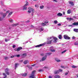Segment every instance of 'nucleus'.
<instances>
[{
  "instance_id": "39",
  "label": "nucleus",
  "mask_w": 78,
  "mask_h": 78,
  "mask_svg": "<svg viewBox=\"0 0 78 78\" xmlns=\"http://www.w3.org/2000/svg\"><path fill=\"white\" fill-rule=\"evenodd\" d=\"M10 12V10H8L6 12V14H8V13L9 12Z\"/></svg>"
},
{
  "instance_id": "32",
  "label": "nucleus",
  "mask_w": 78,
  "mask_h": 78,
  "mask_svg": "<svg viewBox=\"0 0 78 78\" xmlns=\"http://www.w3.org/2000/svg\"><path fill=\"white\" fill-rule=\"evenodd\" d=\"M66 51H67V50H65L63 51H62L61 53H62V54H63V53H64L66 52Z\"/></svg>"
},
{
  "instance_id": "29",
  "label": "nucleus",
  "mask_w": 78,
  "mask_h": 78,
  "mask_svg": "<svg viewBox=\"0 0 78 78\" xmlns=\"http://www.w3.org/2000/svg\"><path fill=\"white\" fill-rule=\"evenodd\" d=\"M22 76H27V74L26 73L23 74Z\"/></svg>"
},
{
  "instance_id": "9",
  "label": "nucleus",
  "mask_w": 78,
  "mask_h": 78,
  "mask_svg": "<svg viewBox=\"0 0 78 78\" xmlns=\"http://www.w3.org/2000/svg\"><path fill=\"white\" fill-rule=\"evenodd\" d=\"M69 4L71 6H73L74 5V3L72 2L69 1Z\"/></svg>"
},
{
  "instance_id": "60",
  "label": "nucleus",
  "mask_w": 78,
  "mask_h": 78,
  "mask_svg": "<svg viewBox=\"0 0 78 78\" xmlns=\"http://www.w3.org/2000/svg\"><path fill=\"white\" fill-rule=\"evenodd\" d=\"M54 2H57L56 0H53Z\"/></svg>"
},
{
  "instance_id": "5",
  "label": "nucleus",
  "mask_w": 78,
  "mask_h": 78,
  "mask_svg": "<svg viewBox=\"0 0 78 78\" xmlns=\"http://www.w3.org/2000/svg\"><path fill=\"white\" fill-rule=\"evenodd\" d=\"M64 38L65 39H70V37L67 35H64Z\"/></svg>"
},
{
  "instance_id": "34",
  "label": "nucleus",
  "mask_w": 78,
  "mask_h": 78,
  "mask_svg": "<svg viewBox=\"0 0 78 78\" xmlns=\"http://www.w3.org/2000/svg\"><path fill=\"white\" fill-rule=\"evenodd\" d=\"M61 67L62 68V69H66V67L64 66H61Z\"/></svg>"
},
{
  "instance_id": "54",
  "label": "nucleus",
  "mask_w": 78,
  "mask_h": 78,
  "mask_svg": "<svg viewBox=\"0 0 78 78\" xmlns=\"http://www.w3.org/2000/svg\"><path fill=\"white\" fill-rule=\"evenodd\" d=\"M68 73H65V75H67Z\"/></svg>"
},
{
  "instance_id": "33",
  "label": "nucleus",
  "mask_w": 78,
  "mask_h": 78,
  "mask_svg": "<svg viewBox=\"0 0 78 78\" xmlns=\"http://www.w3.org/2000/svg\"><path fill=\"white\" fill-rule=\"evenodd\" d=\"M43 71H44V70L42 69H40L39 70V72H43Z\"/></svg>"
},
{
  "instance_id": "30",
  "label": "nucleus",
  "mask_w": 78,
  "mask_h": 78,
  "mask_svg": "<svg viewBox=\"0 0 78 78\" xmlns=\"http://www.w3.org/2000/svg\"><path fill=\"white\" fill-rule=\"evenodd\" d=\"M10 41V39H5V42H8V41Z\"/></svg>"
},
{
  "instance_id": "2",
  "label": "nucleus",
  "mask_w": 78,
  "mask_h": 78,
  "mask_svg": "<svg viewBox=\"0 0 78 78\" xmlns=\"http://www.w3.org/2000/svg\"><path fill=\"white\" fill-rule=\"evenodd\" d=\"M48 40H51V39H54V40L53 41L54 43H56L57 42V41H58V39L57 38L54 37H49L48 38Z\"/></svg>"
},
{
  "instance_id": "3",
  "label": "nucleus",
  "mask_w": 78,
  "mask_h": 78,
  "mask_svg": "<svg viewBox=\"0 0 78 78\" xmlns=\"http://www.w3.org/2000/svg\"><path fill=\"white\" fill-rule=\"evenodd\" d=\"M36 72L35 70H34L32 72L31 75L30 76V78H36V77L34 76V73Z\"/></svg>"
},
{
  "instance_id": "42",
  "label": "nucleus",
  "mask_w": 78,
  "mask_h": 78,
  "mask_svg": "<svg viewBox=\"0 0 78 78\" xmlns=\"http://www.w3.org/2000/svg\"><path fill=\"white\" fill-rule=\"evenodd\" d=\"M42 26H45V23H42Z\"/></svg>"
},
{
  "instance_id": "52",
  "label": "nucleus",
  "mask_w": 78,
  "mask_h": 78,
  "mask_svg": "<svg viewBox=\"0 0 78 78\" xmlns=\"http://www.w3.org/2000/svg\"><path fill=\"white\" fill-rule=\"evenodd\" d=\"M36 66V64H34L33 65H32V66H33L34 67V66Z\"/></svg>"
},
{
  "instance_id": "63",
  "label": "nucleus",
  "mask_w": 78,
  "mask_h": 78,
  "mask_svg": "<svg viewBox=\"0 0 78 78\" xmlns=\"http://www.w3.org/2000/svg\"><path fill=\"white\" fill-rule=\"evenodd\" d=\"M49 78H52V77H51V76H50L49 77Z\"/></svg>"
},
{
  "instance_id": "58",
  "label": "nucleus",
  "mask_w": 78,
  "mask_h": 78,
  "mask_svg": "<svg viewBox=\"0 0 78 78\" xmlns=\"http://www.w3.org/2000/svg\"><path fill=\"white\" fill-rule=\"evenodd\" d=\"M15 57V56H11V58H13V57Z\"/></svg>"
},
{
  "instance_id": "38",
  "label": "nucleus",
  "mask_w": 78,
  "mask_h": 78,
  "mask_svg": "<svg viewBox=\"0 0 78 78\" xmlns=\"http://www.w3.org/2000/svg\"><path fill=\"white\" fill-rule=\"evenodd\" d=\"M78 42H76V43H75V45H78Z\"/></svg>"
},
{
  "instance_id": "7",
  "label": "nucleus",
  "mask_w": 78,
  "mask_h": 78,
  "mask_svg": "<svg viewBox=\"0 0 78 78\" xmlns=\"http://www.w3.org/2000/svg\"><path fill=\"white\" fill-rule=\"evenodd\" d=\"M43 45H44V43L36 45L35 46V47H42V46H43Z\"/></svg>"
},
{
  "instance_id": "18",
  "label": "nucleus",
  "mask_w": 78,
  "mask_h": 78,
  "mask_svg": "<svg viewBox=\"0 0 78 78\" xmlns=\"http://www.w3.org/2000/svg\"><path fill=\"white\" fill-rule=\"evenodd\" d=\"M73 25H78V23L74 22L72 24Z\"/></svg>"
},
{
  "instance_id": "31",
  "label": "nucleus",
  "mask_w": 78,
  "mask_h": 78,
  "mask_svg": "<svg viewBox=\"0 0 78 78\" xmlns=\"http://www.w3.org/2000/svg\"><path fill=\"white\" fill-rule=\"evenodd\" d=\"M43 8H44V5H41L40 6V9H43Z\"/></svg>"
},
{
  "instance_id": "8",
  "label": "nucleus",
  "mask_w": 78,
  "mask_h": 78,
  "mask_svg": "<svg viewBox=\"0 0 78 78\" xmlns=\"http://www.w3.org/2000/svg\"><path fill=\"white\" fill-rule=\"evenodd\" d=\"M27 7L26 5H24L23 6V10H27Z\"/></svg>"
},
{
  "instance_id": "41",
  "label": "nucleus",
  "mask_w": 78,
  "mask_h": 78,
  "mask_svg": "<svg viewBox=\"0 0 78 78\" xmlns=\"http://www.w3.org/2000/svg\"><path fill=\"white\" fill-rule=\"evenodd\" d=\"M13 25V26H17V25H18V23L14 24Z\"/></svg>"
},
{
  "instance_id": "12",
  "label": "nucleus",
  "mask_w": 78,
  "mask_h": 78,
  "mask_svg": "<svg viewBox=\"0 0 78 78\" xmlns=\"http://www.w3.org/2000/svg\"><path fill=\"white\" fill-rule=\"evenodd\" d=\"M58 16H59L60 17H61L62 16V14L61 13H58L57 14Z\"/></svg>"
},
{
  "instance_id": "28",
  "label": "nucleus",
  "mask_w": 78,
  "mask_h": 78,
  "mask_svg": "<svg viewBox=\"0 0 78 78\" xmlns=\"http://www.w3.org/2000/svg\"><path fill=\"white\" fill-rule=\"evenodd\" d=\"M44 30V28H41L40 29V32H41V31H42Z\"/></svg>"
},
{
  "instance_id": "61",
  "label": "nucleus",
  "mask_w": 78,
  "mask_h": 78,
  "mask_svg": "<svg viewBox=\"0 0 78 78\" xmlns=\"http://www.w3.org/2000/svg\"><path fill=\"white\" fill-rule=\"evenodd\" d=\"M31 27L32 28H33V27H34V26H33L32 25H31Z\"/></svg>"
},
{
  "instance_id": "23",
  "label": "nucleus",
  "mask_w": 78,
  "mask_h": 78,
  "mask_svg": "<svg viewBox=\"0 0 78 78\" xmlns=\"http://www.w3.org/2000/svg\"><path fill=\"white\" fill-rule=\"evenodd\" d=\"M7 15V14L6 13H3L2 14L3 17H5Z\"/></svg>"
},
{
  "instance_id": "44",
  "label": "nucleus",
  "mask_w": 78,
  "mask_h": 78,
  "mask_svg": "<svg viewBox=\"0 0 78 78\" xmlns=\"http://www.w3.org/2000/svg\"><path fill=\"white\" fill-rule=\"evenodd\" d=\"M7 77V75L4 76L3 78H6Z\"/></svg>"
},
{
  "instance_id": "43",
  "label": "nucleus",
  "mask_w": 78,
  "mask_h": 78,
  "mask_svg": "<svg viewBox=\"0 0 78 78\" xmlns=\"http://www.w3.org/2000/svg\"><path fill=\"white\" fill-rule=\"evenodd\" d=\"M58 71H59V72H62V69H59Z\"/></svg>"
},
{
  "instance_id": "45",
  "label": "nucleus",
  "mask_w": 78,
  "mask_h": 78,
  "mask_svg": "<svg viewBox=\"0 0 78 78\" xmlns=\"http://www.w3.org/2000/svg\"><path fill=\"white\" fill-rule=\"evenodd\" d=\"M23 55L24 56H27V54H23Z\"/></svg>"
},
{
  "instance_id": "36",
  "label": "nucleus",
  "mask_w": 78,
  "mask_h": 78,
  "mask_svg": "<svg viewBox=\"0 0 78 78\" xmlns=\"http://www.w3.org/2000/svg\"><path fill=\"white\" fill-rule=\"evenodd\" d=\"M47 55H51V53H47Z\"/></svg>"
},
{
  "instance_id": "20",
  "label": "nucleus",
  "mask_w": 78,
  "mask_h": 78,
  "mask_svg": "<svg viewBox=\"0 0 78 78\" xmlns=\"http://www.w3.org/2000/svg\"><path fill=\"white\" fill-rule=\"evenodd\" d=\"M58 23V21L55 20L54 21L53 23L54 24H57V23Z\"/></svg>"
},
{
  "instance_id": "55",
  "label": "nucleus",
  "mask_w": 78,
  "mask_h": 78,
  "mask_svg": "<svg viewBox=\"0 0 78 78\" xmlns=\"http://www.w3.org/2000/svg\"><path fill=\"white\" fill-rule=\"evenodd\" d=\"M20 62H23V60H20Z\"/></svg>"
},
{
  "instance_id": "50",
  "label": "nucleus",
  "mask_w": 78,
  "mask_h": 78,
  "mask_svg": "<svg viewBox=\"0 0 78 78\" xmlns=\"http://www.w3.org/2000/svg\"><path fill=\"white\" fill-rule=\"evenodd\" d=\"M44 69H48V67L47 66H44Z\"/></svg>"
},
{
  "instance_id": "56",
  "label": "nucleus",
  "mask_w": 78,
  "mask_h": 78,
  "mask_svg": "<svg viewBox=\"0 0 78 78\" xmlns=\"http://www.w3.org/2000/svg\"><path fill=\"white\" fill-rule=\"evenodd\" d=\"M1 3L2 5H3V4L2 3V2H1Z\"/></svg>"
},
{
  "instance_id": "14",
  "label": "nucleus",
  "mask_w": 78,
  "mask_h": 78,
  "mask_svg": "<svg viewBox=\"0 0 78 78\" xmlns=\"http://www.w3.org/2000/svg\"><path fill=\"white\" fill-rule=\"evenodd\" d=\"M55 78H60V76L58 75H55L54 76Z\"/></svg>"
},
{
  "instance_id": "13",
  "label": "nucleus",
  "mask_w": 78,
  "mask_h": 78,
  "mask_svg": "<svg viewBox=\"0 0 78 78\" xmlns=\"http://www.w3.org/2000/svg\"><path fill=\"white\" fill-rule=\"evenodd\" d=\"M19 63H15V69H16L17 67V66H19Z\"/></svg>"
},
{
  "instance_id": "21",
  "label": "nucleus",
  "mask_w": 78,
  "mask_h": 78,
  "mask_svg": "<svg viewBox=\"0 0 78 78\" xmlns=\"http://www.w3.org/2000/svg\"><path fill=\"white\" fill-rule=\"evenodd\" d=\"M66 19H67V20H73V19L71 18H67Z\"/></svg>"
},
{
  "instance_id": "51",
  "label": "nucleus",
  "mask_w": 78,
  "mask_h": 78,
  "mask_svg": "<svg viewBox=\"0 0 78 78\" xmlns=\"http://www.w3.org/2000/svg\"><path fill=\"white\" fill-rule=\"evenodd\" d=\"M16 56H17V57H19L20 56V55H16Z\"/></svg>"
},
{
  "instance_id": "47",
  "label": "nucleus",
  "mask_w": 78,
  "mask_h": 78,
  "mask_svg": "<svg viewBox=\"0 0 78 78\" xmlns=\"http://www.w3.org/2000/svg\"><path fill=\"white\" fill-rule=\"evenodd\" d=\"M58 26H61V24L60 23H59L58 24Z\"/></svg>"
},
{
  "instance_id": "25",
  "label": "nucleus",
  "mask_w": 78,
  "mask_h": 78,
  "mask_svg": "<svg viewBox=\"0 0 78 78\" xmlns=\"http://www.w3.org/2000/svg\"><path fill=\"white\" fill-rule=\"evenodd\" d=\"M58 37L59 39H62V35H59L58 36Z\"/></svg>"
},
{
  "instance_id": "19",
  "label": "nucleus",
  "mask_w": 78,
  "mask_h": 78,
  "mask_svg": "<svg viewBox=\"0 0 78 78\" xmlns=\"http://www.w3.org/2000/svg\"><path fill=\"white\" fill-rule=\"evenodd\" d=\"M52 41H53L52 40H51L49 41H48L47 42V43L48 44H51V42H52Z\"/></svg>"
},
{
  "instance_id": "1",
  "label": "nucleus",
  "mask_w": 78,
  "mask_h": 78,
  "mask_svg": "<svg viewBox=\"0 0 78 78\" xmlns=\"http://www.w3.org/2000/svg\"><path fill=\"white\" fill-rule=\"evenodd\" d=\"M28 9L29 10L27 11L28 12V13H31L32 12V14L33 15L34 12V10L30 7H28Z\"/></svg>"
},
{
  "instance_id": "11",
  "label": "nucleus",
  "mask_w": 78,
  "mask_h": 78,
  "mask_svg": "<svg viewBox=\"0 0 78 78\" xmlns=\"http://www.w3.org/2000/svg\"><path fill=\"white\" fill-rule=\"evenodd\" d=\"M8 69H6L5 70V73L7 74V75H8L9 74V72H8Z\"/></svg>"
},
{
  "instance_id": "57",
  "label": "nucleus",
  "mask_w": 78,
  "mask_h": 78,
  "mask_svg": "<svg viewBox=\"0 0 78 78\" xmlns=\"http://www.w3.org/2000/svg\"><path fill=\"white\" fill-rule=\"evenodd\" d=\"M3 75H4L5 76V75H6V73H3Z\"/></svg>"
},
{
  "instance_id": "59",
  "label": "nucleus",
  "mask_w": 78,
  "mask_h": 78,
  "mask_svg": "<svg viewBox=\"0 0 78 78\" xmlns=\"http://www.w3.org/2000/svg\"><path fill=\"white\" fill-rule=\"evenodd\" d=\"M69 27H72V25H69Z\"/></svg>"
},
{
  "instance_id": "4",
  "label": "nucleus",
  "mask_w": 78,
  "mask_h": 78,
  "mask_svg": "<svg viewBox=\"0 0 78 78\" xmlns=\"http://www.w3.org/2000/svg\"><path fill=\"white\" fill-rule=\"evenodd\" d=\"M50 49L51 50V51L52 52H55V48H54V47L53 46H51L50 48Z\"/></svg>"
},
{
  "instance_id": "26",
  "label": "nucleus",
  "mask_w": 78,
  "mask_h": 78,
  "mask_svg": "<svg viewBox=\"0 0 78 78\" xmlns=\"http://www.w3.org/2000/svg\"><path fill=\"white\" fill-rule=\"evenodd\" d=\"M28 5H29V3L28 2V1H27L26 3L24 5H25V6H28Z\"/></svg>"
},
{
  "instance_id": "53",
  "label": "nucleus",
  "mask_w": 78,
  "mask_h": 78,
  "mask_svg": "<svg viewBox=\"0 0 78 78\" xmlns=\"http://www.w3.org/2000/svg\"><path fill=\"white\" fill-rule=\"evenodd\" d=\"M63 15H65V12H63Z\"/></svg>"
},
{
  "instance_id": "10",
  "label": "nucleus",
  "mask_w": 78,
  "mask_h": 78,
  "mask_svg": "<svg viewBox=\"0 0 78 78\" xmlns=\"http://www.w3.org/2000/svg\"><path fill=\"white\" fill-rule=\"evenodd\" d=\"M59 73V70H57V71H55L54 72V74L55 75H57Z\"/></svg>"
},
{
  "instance_id": "49",
  "label": "nucleus",
  "mask_w": 78,
  "mask_h": 78,
  "mask_svg": "<svg viewBox=\"0 0 78 78\" xmlns=\"http://www.w3.org/2000/svg\"><path fill=\"white\" fill-rule=\"evenodd\" d=\"M45 23H48V21H46L44 22Z\"/></svg>"
},
{
  "instance_id": "62",
  "label": "nucleus",
  "mask_w": 78,
  "mask_h": 78,
  "mask_svg": "<svg viewBox=\"0 0 78 78\" xmlns=\"http://www.w3.org/2000/svg\"><path fill=\"white\" fill-rule=\"evenodd\" d=\"M3 10L4 11H6V10L5 9H3Z\"/></svg>"
},
{
  "instance_id": "48",
  "label": "nucleus",
  "mask_w": 78,
  "mask_h": 78,
  "mask_svg": "<svg viewBox=\"0 0 78 78\" xmlns=\"http://www.w3.org/2000/svg\"><path fill=\"white\" fill-rule=\"evenodd\" d=\"M72 39H75V37L74 36H73L72 37Z\"/></svg>"
},
{
  "instance_id": "16",
  "label": "nucleus",
  "mask_w": 78,
  "mask_h": 78,
  "mask_svg": "<svg viewBox=\"0 0 78 78\" xmlns=\"http://www.w3.org/2000/svg\"><path fill=\"white\" fill-rule=\"evenodd\" d=\"M55 61H57V62H61V60H59V59H58V58H55Z\"/></svg>"
},
{
  "instance_id": "27",
  "label": "nucleus",
  "mask_w": 78,
  "mask_h": 78,
  "mask_svg": "<svg viewBox=\"0 0 78 78\" xmlns=\"http://www.w3.org/2000/svg\"><path fill=\"white\" fill-rule=\"evenodd\" d=\"M12 14V12H10L8 15L9 17L11 16V15Z\"/></svg>"
},
{
  "instance_id": "37",
  "label": "nucleus",
  "mask_w": 78,
  "mask_h": 78,
  "mask_svg": "<svg viewBox=\"0 0 78 78\" xmlns=\"http://www.w3.org/2000/svg\"><path fill=\"white\" fill-rule=\"evenodd\" d=\"M10 22H13V20L12 19H10Z\"/></svg>"
},
{
  "instance_id": "6",
  "label": "nucleus",
  "mask_w": 78,
  "mask_h": 78,
  "mask_svg": "<svg viewBox=\"0 0 78 78\" xmlns=\"http://www.w3.org/2000/svg\"><path fill=\"white\" fill-rule=\"evenodd\" d=\"M47 56L46 55L44 57H43L42 58V60H40V62H41V61H45L46 59H47Z\"/></svg>"
},
{
  "instance_id": "64",
  "label": "nucleus",
  "mask_w": 78,
  "mask_h": 78,
  "mask_svg": "<svg viewBox=\"0 0 78 78\" xmlns=\"http://www.w3.org/2000/svg\"><path fill=\"white\" fill-rule=\"evenodd\" d=\"M41 56H44V54H41Z\"/></svg>"
},
{
  "instance_id": "22",
  "label": "nucleus",
  "mask_w": 78,
  "mask_h": 78,
  "mask_svg": "<svg viewBox=\"0 0 78 78\" xmlns=\"http://www.w3.org/2000/svg\"><path fill=\"white\" fill-rule=\"evenodd\" d=\"M21 49H22V48L21 47H20L17 49V51H19L20 50H21Z\"/></svg>"
},
{
  "instance_id": "17",
  "label": "nucleus",
  "mask_w": 78,
  "mask_h": 78,
  "mask_svg": "<svg viewBox=\"0 0 78 78\" xmlns=\"http://www.w3.org/2000/svg\"><path fill=\"white\" fill-rule=\"evenodd\" d=\"M28 60H25L24 62L23 63L24 64H27V63H28Z\"/></svg>"
},
{
  "instance_id": "40",
  "label": "nucleus",
  "mask_w": 78,
  "mask_h": 78,
  "mask_svg": "<svg viewBox=\"0 0 78 78\" xmlns=\"http://www.w3.org/2000/svg\"><path fill=\"white\" fill-rule=\"evenodd\" d=\"M4 59L5 60L8 59V57H5L4 58Z\"/></svg>"
},
{
  "instance_id": "15",
  "label": "nucleus",
  "mask_w": 78,
  "mask_h": 78,
  "mask_svg": "<svg viewBox=\"0 0 78 78\" xmlns=\"http://www.w3.org/2000/svg\"><path fill=\"white\" fill-rule=\"evenodd\" d=\"M71 10L69 9L67 11V14H70L71 12Z\"/></svg>"
},
{
  "instance_id": "46",
  "label": "nucleus",
  "mask_w": 78,
  "mask_h": 78,
  "mask_svg": "<svg viewBox=\"0 0 78 78\" xmlns=\"http://www.w3.org/2000/svg\"><path fill=\"white\" fill-rule=\"evenodd\" d=\"M16 46L15 45H13L12 46V47L13 48H15V47H16Z\"/></svg>"
},
{
  "instance_id": "24",
  "label": "nucleus",
  "mask_w": 78,
  "mask_h": 78,
  "mask_svg": "<svg viewBox=\"0 0 78 78\" xmlns=\"http://www.w3.org/2000/svg\"><path fill=\"white\" fill-rule=\"evenodd\" d=\"M73 31H75V32L77 33V32H78V29H74Z\"/></svg>"
},
{
  "instance_id": "35",
  "label": "nucleus",
  "mask_w": 78,
  "mask_h": 78,
  "mask_svg": "<svg viewBox=\"0 0 78 78\" xmlns=\"http://www.w3.org/2000/svg\"><path fill=\"white\" fill-rule=\"evenodd\" d=\"M72 68H76V67H76V66H72Z\"/></svg>"
}]
</instances>
